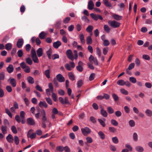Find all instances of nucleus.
<instances>
[{"mask_svg": "<svg viewBox=\"0 0 152 152\" xmlns=\"http://www.w3.org/2000/svg\"><path fill=\"white\" fill-rule=\"evenodd\" d=\"M11 129L12 132L15 134H16L17 133V129L15 126H13L11 127Z\"/></svg>", "mask_w": 152, "mask_h": 152, "instance_id": "42", "label": "nucleus"}, {"mask_svg": "<svg viewBox=\"0 0 152 152\" xmlns=\"http://www.w3.org/2000/svg\"><path fill=\"white\" fill-rule=\"evenodd\" d=\"M93 28V26L91 25L88 26L86 28V31L89 33L90 36H92L93 35L92 31Z\"/></svg>", "mask_w": 152, "mask_h": 152, "instance_id": "8", "label": "nucleus"}, {"mask_svg": "<svg viewBox=\"0 0 152 152\" xmlns=\"http://www.w3.org/2000/svg\"><path fill=\"white\" fill-rule=\"evenodd\" d=\"M120 91L121 92L124 94L126 95L128 94V92L124 89L121 88L120 89Z\"/></svg>", "mask_w": 152, "mask_h": 152, "instance_id": "41", "label": "nucleus"}, {"mask_svg": "<svg viewBox=\"0 0 152 152\" xmlns=\"http://www.w3.org/2000/svg\"><path fill=\"white\" fill-rule=\"evenodd\" d=\"M27 123L31 125H33L35 124V122L33 119L31 118H29L27 119Z\"/></svg>", "mask_w": 152, "mask_h": 152, "instance_id": "17", "label": "nucleus"}, {"mask_svg": "<svg viewBox=\"0 0 152 152\" xmlns=\"http://www.w3.org/2000/svg\"><path fill=\"white\" fill-rule=\"evenodd\" d=\"M104 29L107 33H109L110 32V29L107 25H104Z\"/></svg>", "mask_w": 152, "mask_h": 152, "instance_id": "32", "label": "nucleus"}, {"mask_svg": "<svg viewBox=\"0 0 152 152\" xmlns=\"http://www.w3.org/2000/svg\"><path fill=\"white\" fill-rule=\"evenodd\" d=\"M61 45V42L58 41L54 42L53 44V47L56 48H58Z\"/></svg>", "mask_w": 152, "mask_h": 152, "instance_id": "19", "label": "nucleus"}, {"mask_svg": "<svg viewBox=\"0 0 152 152\" xmlns=\"http://www.w3.org/2000/svg\"><path fill=\"white\" fill-rule=\"evenodd\" d=\"M68 75L69 79L72 81H73L75 80V77L73 74L71 72L68 73Z\"/></svg>", "mask_w": 152, "mask_h": 152, "instance_id": "36", "label": "nucleus"}, {"mask_svg": "<svg viewBox=\"0 0 152 152\" xmlns=\"http://www.w3.org/2000/svg\"><path fill=\"white\" fill-rule=\"evenodd\" d=\"M101 114L104 117H107V112L103 109H102L101 110Z\"/></svg>", "mask_w": 152, "mask_h": 152, "instance_id": "25", "label": "nucleus"}, {"mask_svg": "<svg viewBox=\"0 0 152 152\" xmlns=\"http://www.w3.org/2000/svg\"><path fill=\"white\" fill-rule=\"evenodd\" d=\"M98 134L100 138L102 140H104L105 138V135L104 133L102 131H100L98 132Z\"/></svg>", "mask_w": 152, "mask_h": 152, "instance_id": "21", "label": "nucleus"}, {"mask_svg": "<svg viewBox=\"0 0 152 152\" xmlns=\"http://www.w3.org/2000/svg\"><path fill=\"white\" fill-rule=\"evenodd\" d=\"M31 48V46L30 44H27L26 45V50L27 52H29Z\"/></svg>", "mask_w": 152, "mask_h": 152, "instance_id": "61", "label": "nucleus"}, {"mask_svg": "<svg viewBox=\"0 0 152 152\" xmlns=\"http://www.w3.org/2000/svg\"><path fill=\"white\" fill-rule=\"evenodd\" d=\"M88 50L91 53H93V48L92 47L91 45H88L87 48Z\"/></svg>", "mask_w": 152, "mask_h": 152, "instance_id": "58", "label": "nucleus"}, {"mask_svg": "<svg viewBox=\"0 0 152 152\" xmlns=\"http://www.w3.org/2000/svg\"><path fill=\"white\" fill-rule=\"evenodd\" d=\"M129 126L131 127H134L135 125V123L132 120H130L129 122Z\"/></svg>", "mask_w": 152, "mask_h": 152, "instance_id": "39", "label": "nucleus"}, {"mask_svg": "<svg viewBox=\"0 0 152 152\" xmlns=\"http://www.w3.org/2000/svg\"><path fill=\"white\" fill-rule=\"evenodd\" d=\"M115 115L117 117H119L121 115L122 113L120 111H117L115 112Z\"/></svg>", "mask_w": 152, "mask_h": 152, "instance_id": "57", "label": "nucleus"}, {"mask_svg": "<svg viewBox=\"0 0 152 152\" xmlns=\"http://www.w3.org/2000/svg\"><path fill=\"white\" fill-rule=\"evenodd\" d=\"M142 58L146 60H149L150 59V56L144 54L142 56Z\"/></svg>", "mask_w": 152, "mask_h": 152, "instance_id": "45", "label": "nucleus"}, {"mask_svg": "<svg viewBox=\"0 0 152 152\" xmlns=\"http://www.w3.org/2000/svg\"><path fill=\"white\" fill-rule=\"evenodd\" d=\"M108 0H103V3L106 6L109 7H111L112 4L110 3L108 1Z\"/></svg>", "mask_w": 152, "mask_h": 152, "instance_id": "20", "label": "nucleus"}, {"mask_svg": "<svg viewBox=\"0 0 152 152\" xmlns=\"http://www.w3.org/2000/svg\"><path fill=\"white\" fill-rule=\"evenodd\" d=\"M6 88L7 91L9 92H11L12 91V88L10 86H7L6 87Z\"/></svg>", "mask_w": 152, "mask_h": 152, "instance_id": "60", "label": "nucleus"}, {"mask_svg": "<svg viewBox=\"0 0 152 152\" xmlns=\"http://www.w3.org/2000/svg\"><path fill=\"white\" fill-rule=\"evenodd\" d=\"M112 97L115 102H117L119 100V97L115 94H112Z\"/></svg>", "mask_w": 152, "mask_h": 152, "instance_id": "33", "label": "nucleus"}, {"mask_svg": "<svg viewBox=\"0 0 152 152\" xmlns=\"http://www.w3.org/2000/svg\"><path fill=\"white\" fill-rule=\"evenodd\" d=\"M57 80L60 82H64L65 81V79L61 74H58L56 76Z\"/></svg>", "mask_w": 152, "mask_h": 152, "instance_id": "6", "label": "nucleus"}, {"mask_svg": "<svg viewBox=\"0 0 152 152\" xmlns=\"http://www.w3.org/2000/svg\"><path fill=\"white\" fill-rule=\"evenodd\" d=\"M129 80L131 82L133 83H135L137 82L136 79L135 77H129Z\"/></svg>", "mask_w": 152, "mask_h": 152, "instance_id": "37", "label": "nucleus"}, {"mask_svg": "<svg viewBox=\"0 0 152 152\" xmlns=\"http://www.w3.org/2000/svg\"><path fill=\"white\" fill-rule=\"evenodd\" d=\"M51 58H52L53 60H55V59L59 58V56L57 54H54L52 56Z\"/></svg>", "mask_w": 152, "mask_h": 152, "instance_id": "63", "label": "nucleus"}, {"mask_svg": "<svg viewBox=\"0 0 152 152\" xmlns=\"http://www.w3.org/2000/svg\"><path fill=\"white\" fill-rule=\"evenodd\" d=\"M5 110L6 113H7L10 118H12V114L8 109L6 108Z\"/></svg>", "mask_w": 152, "mask_h": 152, "instance_id": "29", "label": "nucleus"}, {"mask_svg": "<svg viewBox=\"0 0 152 152\" xmlns=\"http://www.w3.org/2000/svg\"><path fill=\"white\" fill-rule=\"evenodd\" d=\"M7 70L9 73L12 72L14 70V67L13 65L12 64L9 65V66L7 68Z\"/></svg>", "mask_w": 152, "mask_h": 152, "instance_id": "15", "label": "nucleus"}, {"mask_svg": "<svg viewBox=\"0 0 152 152\" xmlns=\"http://www.w3.org/2000/svg\"><path fill=\"white\" fill-rule=\"evenodd\" d=\"M64 147L61 146H58L56 147V150L60 152H62L64 150Z\"/></svg>", "mask_w": 152, "mask_h": 152, "instance_id": "40", "label": "nucleus"}, {"mask_svg": "<svg viewBox=\"0 0 152 152\" xmlns=\"http://www.w3.org/2000/svg\"><path fill=\"white\" fill-rule=\"evenodd\" d=\"M95 76V74L92 73L91 74L89 77V80L90 81L93 80Z\"/></svg>", "mask_w": 152, "mask_h": 152, "instance_id": "59", "label": "nucleus"}, {"mask_svg": "<svg viewBox=\"0 0 152 152\" xmlns=\"http://www.w3.org/2000/svg\"><path fill=\"white\" fill-rule=\"evenodd\" d=\"M103 44L104 46H107L109 45L110 42L108 40H105L103 42Z\"/></svg>", "mask_w": 152, "mask_h": 152, "instance_id": "55", "label": "nucleus"}, {"mask_svg": "<svg viewBox=\"0 0 152 152\" xmlns=\"http://www.w3.org/2000/svg\"><path fill=\"white\" fill-rule=\"evenodd\" d=\"M112 140L113 142L115 144H117L118 143V140L116 137H113L112 138Z\"/></svg>", "mask_w": 152, "mask_h": 152, "instance_id": "44", "label": "nucleus"}, {"mask_svg": "<svg viewBox=\"0 0 152 152\" xmlns=\"http://www.w3.org/2000/svg\"><path fill=\"white\" fill-rule=\"evenodd\" d=\"M70 64L71 66L69 64L67 63L65 65V68L68 71H71L72 68H73L75 67V64L73 61L70 62Z\"/></svg>", "mask_w": 152, "mask_h": 152, "instance_id": "4", "label": "nucleus"}, {"mask_svg": "<svg viewBox=\"0 0 152 152\" xmlns=\"http://www.w3.org/2000/svg\"><path fill=\"white\" fill-rule=\"evenodd\" d=\"M145 113L148 116L151 117L152 115V111L149 109H147L145 111Z\"/></svg>", "mask_w": 152, "mask_h": 152, "instance_id": "30", "label": "nucleus"}, {"mask_svg": "<svg viewBox=\"0 0 152 152\" xmlns=\"http://www.w3.org/2000/svg\"><path fill=\"white\" fill-rule=\"evenodd\" d=\"M107 110L108 113L110 114H113L114 112L113 109L111 107H107Z\"/></svg>", "mask_w": 152, "mask_h": 152, "instance_id": "38", "label": "nucleus"}, {"mask_svg": "<svg viewBox=\"0 0 152 152\" xmlns=\"http://www.w3.org/2000/svg\"><path fill=\"white\" fill-rule=\"evenodd\" d=\"M70 20V18L69 17H67L64 19L63 20V22L64 23H68Z\"/></svg>", "mask_w": 152, "mask_h": 152, "instance_id": "62", "label": "nucleus"}, {"mask_svg": "<svg viewBox=\"0 0 152 152\" xmlns=\"http://www.w3.org/2000/svg\"><path fill=\"white\" fill-rule=\"evenodd\" d=\"M90 36H88L86 38L87 43L89 45L91 44L92 43V40Z\"/></svg>", "mask_w": 152, "mask_h": 152, "instance_id": "24", "label": "nucleus"}, {"mask_svg": "<svg viewBox=\"0 0 152 152\" xmlns=\"http://www.w3.org/2000/svg\"><path fill=\"white\" fill-rule=\"evenodd\" d=\"M98 121L100 123V124L103 127H104L105 126V124L104 123V121L101 119H98Z\"/></svg>", "mask_w": 152, "mask_h": 152, "instance_id": "47", "label": "nucleus"}, {"mask_svg": "<svg viewBox=\"0 0 152 152\" xmlns=\"http://www.w3.org/2000/svg\"><path fill=\"white\" fill-rule=\"evenodd\" d=\"M24 41L23 39L21 38L18 39L17 43L16 45L19 48H21L23 44Z\"/></svg>", "mask_w": 152, "mask_h": 152, "instance_id": "7", "label": "nucleus"}, {"mask_svg": "<svg viewBox=\"0 0 152 152\" xmlns=\"http://www.w3.org/2000/svg\"><path fill=\"white\" fill-rule=\"evenodd\" d=\"M14 142L15 144L18 145L19 142V140L18 137L17 136H15L14 137Z\"/></svg>", "mask_w": 152, "mask_h": 152, "instance_id": "51", "label": "nucleus"}, {"mask_svg": "<svg viewBox=\"0 0 152 152\" xmlns=\"http://www.w3.org/2000/svg\"><path fill=\"white\" fill-rule=\"evenodd\" d=\"M34 130L32 129H30L28 132L27 134V136L28 138H30L32 139L36 137V133L35 132L32 133Z\"/></svg>", "mask_w": 152, "mask_h": 152, "instance_id": "3", "label": "nucleus"}, {"mask_svg": "<svg viewBox=\"0 0 152 152\" xmlns=\"http://www.w3.org/2000/svg\"><path fill=\"white\" fill-rule=\"evenodd\" d=\"M90 15L91 18L95 20H98L97 15H96L93 13L90 14Z\"/></svg>", "mask_w": 152, "mask_h": 152, "instance_id": "35", "label": "nucleus"}, {"mask_svg": "<svg viewBox=\"0 0 152 152\" xmlns=\"http://www.w3.org/2000/svg\"><path fill=\"white\" fill-rule=\"evenodd\" d=\"M34 63H38L39 61L37 57L36 56L31 57Z\"/></svg>", "mask_w": 152, "mask_h": 152, "instance_id": "50", "label": "nucleus"}, {"mask_svg": "<svg viewBox=\"0 0 152 152\" xmlns=\"http://www.w3.org/2000/svg\"><path fill=\"white\" fill-rule=\"evenodd\" d=\"M41 114L42 116V121H46V120H48L46 117L45 111L44 109H42Z\"/></svg>", "mask_w": 152, "mask_h": 152, "instance_id": "9", "label": "nucleus"}, {"mask_svg": "<svg viewBox=\"0 0 152 152\" xmlns=\"http://www.w3.org/2000/svg\"><path fill=\"white\" fill-rule=\"evenodd\" d=\"M125 81L123 80H119L117 82V84L119 86H123L124 85Z\"/></svg>", "mask_w": 152, "mask_h": 152, "instance_id": "28", "label": "nucleus"}, {"mask_svg": "<svg viewBox=\"0 0 152 152\" xmlns=\"http://www.w3.org/2000/svg\"><path fill=\"white\" fill-rule=\"evenodd\" d=\"M79 37L81 43L84 44L85 43V40L83 35V34H80Z\"/></svg>", "mask_w": 152, "mask_h": 152, "instance_id": "26", "label": "nucleus"}, {"mask_svg": "<svg viewBox=\"0 0 152 152\" xmlns=\"http://www.w3.org/2000/svg\"><path fill=\"white\" fill-rule=\"evenodd\" d=\"M93 141V139L91 137H86V146H89V144L92 143Z\"/></svg>", "mask_w": 152, "mask_h": 152, "instance_id": "11", "label": "nucleus"}, {"mask_svg": "<svg viewBox=\"0 0 152 152\" xmlns=\"http://www.w3.org/2000/svg\"><path fill=\"white\" fill-rule=\"evenodd\" d=\"M89 121L93 123H95L96 121L95 118L93 116H91L90 117Z\"/></svg>", "mask_w": 152, "mask_h": 152, "instance_id": "53", "label": "nucleus"}, {"mask_svg": "<svg viewBox=\"0 0 152 152\" xmlns=\"http://www.w3.org/2000/svg\"><path fill=\"white\" fill-rule=\"evenodd\" d=\"M43 52V50L42 48H39L37 51V54L39 57H40L42 55Z\"/></svg>", "mask_w": 152, "mask_h": 152, "instance_id": "18", "label": "nucleus"}, {"mask_svg": "<svg viewBox=\"0 0 152 152\" xmlns=\"http://www.w3.org/2000/svg\"><path fill=\"white\" fill-rule=\"evenodd\" d=\"M40 72L39 70H34V72L32 73V74L34 75H40Z\"/></svg>", "mask_w": 152, "mask_h": 152, "instance_id": "64", "label": "nucleus"}, {"mask_svg": "<svg viewBox=\"0 0 152 152\" xmlns=\"http://www.w3.org/2000/svg\"><path fill=\"white\" fill-rule=\"evenodd\" d=\"M109 130L112 133H115L116 131V129L114 127H110L109 128Z\"/></svg>", "mask_w": 152, "mask_h": 152, "instance_id": "48", "label": "nucleus"}, {"mask_svg": "<svg viewBox=\"0 0 152 152\" xmlns=\"http://www.w3.org/2000/svg\"><path fill=\"white\" fill-rule=\"evenodd\" d=\"M75 57L73 56L71 50H68L66 52V54L68 58L70 60L73 61L74 59H77L78 58V53L76 50L73 51Z\"/></svg>", "mask_w": 152, "mask_h": 152, "instance_id": "1", "label": "nucleus"}, {"mask_svg": "<svg viewBox=\"0 0 152 152\" xmlns=\"http://www.w3.org/2000/svg\"><path fill=\"white\" fill-rule=\"evenodd\" d=\"M39 105L41 107H44L47 108L48 107V104L45 101H40L39 104Z\"/></svg>", "mask_w": 152, "mask_h": 152, "instance_id": "14", "label": "nucleus"}, {"mask_svg": "<svg viewBox=\"0 0 152 152\" xmlns=\"http://www.w3.org/2000/svg\"><path fill=\"white\" fill-rule=\"evenodd\" d=\"M94 4L92 0H90L88 2V8L89 10H91L93 9Z\"/></svg>", "mask_w": 152, "mask_h": 152, "instance_id": "10", "label": "nucleus"}, {"mask_svg": "<svg viewBox=\"0 0 152 152\" xmlns=\"http://www.w3.org/2000/svg\"><path fill=\"white\" fill-rule=\"evenodd\" d=\"M45 99L47 102L50 105H52L53 104L52 101L50 98H46Z\"/></svg>", "mask_w": 152, "mask_h": 152, "instance_id": "49", "label": "nucleus"}, {"mask_svg": "<svg viewBox=\"0 0 152 152\" xmlns=\"http://www.w3.org/2000/svg\"><path fill=\"white\" fill-rule=\"evenodd\" d=\"M6 139L7 141L10 143H12L13 141V138L12 135L11 134H9L6 137Z\"/></svg>", "mask_w": 152, "mask_h": 152, "instance_id": "12", "label": "nucleus"}, {"mask_svg": "<svg viewBox=\"0 0 152 152\" xmlns=\"http://www.w3.org/2000/svg\"><path fill=\"white\" fill-rule=\"evenodd\" d=\"M108 23L113 28L118 27L120 25V23L115 20H109L108 21Z\"/></svg>", "mask_w": 152, "mask_h": 152, "instance_id": "2", "label": "nucleus"}, {"mask_svg": "<svg viewBox=\"0 0 152 152\" xmlns=\"http://www.w3.org/2000/svg\"><path fill=\"white\" fill-rule=\"evenodd\" d=\"M12 48V45L10 43H8L5 45V48L8 50H11Z\"/></svg>", "mask_w": 152, "mask_h": 152, "instance_id": "31", "label": "nucleus"}, {"mask_svg": "<svg viewBox=\"0 0 152 152\" xmlns=\"http://www.w3.org/2000/svg\"><path fill=\"white\" fill-rule=\"evenodd\" d=\"M50 71L49 70H47L45 71V74L46 77L48 78H49L50 77Z\"/></svg>", "mask_w": 152, "mask_h": 152, "instance_id": "52", "label": "nucleus"}, {"mask_svg": "<svg viewBox=\"0 0 152 152\" xmlns=\"http://www.w3.org/2000/svg\"><path fill=\"white\" fill-rule=\"evenodd\" d=\"M133 137L134 140L136 141L138 140V135L136 133L134 132L133 133Z\"/></svg>", "mask_w": 152, "mask_h": 152, "instance_id": "54", "label": "nucleus"}, {"mask_svg": "<svg viewBox=\"0 0 152 152\" xmlns=\"http://www.w3.org/2000/svg\"><path fill=\"white\" fill-rule=\"evenodd\" d=\"M135 150L138 152H142L144 151L143 148L140 146H137L135 147Z\"/></svg>", "mask_w": 152, "mask_h": 152, "instance_id": "22", "label": "nucleus"}, {"mask_svg": "<svg viewBox=\"0 0 152 152\" xmlns=\"http://www.w3.org/2000/svg\"><path fill=\"white\" fill-rule=\"evenodd\" d=\"M18 55L19 57H21L23 55V52L21 50H20L17 52Z\"/></svg>", "mask_w": 152, "mask_h": 152, "instance_id": "56", "label": "nucleus"}, {"mask_svg": "<svg viewBox=\"0 0 152 152\" xmlns=\"http://www.w3.org/2000/svg\"><path fill=\"white\" fill-rule=\"evenodd\" d=\"M27 80L29 83L33 84L34 83V78L31 76H28L27 77Z\"/></svg>", "mask_w": 152, "mask_h": 152, "instance_id": "27", "label": "nucleus"}, {"mask_svg": "<svg viewBox=\"0 0 152 152\" xmlns=\"http://www.w3.org/2000/svg\"><path fill=\"white\" fill-rule=\"evenodd\" d=\"M26 62L30 65H31L32 64V61L30 58H26Z\"/></svg>", "mask_w": 152, "mask_h": 152, "instance_id": "43", "label": "nucleus"}, {"mask_svg": "<svg viewBox=\"0 0 152 152\" xmlns=\"http://www.w3.org/2000/svg\"><path fill=\"white\" fill-rule=\"evenodd\" d=\"M52 53V49L51 48H50L49 50L47 51V53L48 55V56L49 58V59H51V55Z\"/></svg>", "mask_w": 152, "mask_h": 152, "instance_id": "34", "label": "nucleus"}, {"mask_svg": "<svg viewBox=\"0 0 152 152\" xmlns=\"http://www.w3.org/2000/svg\"><path fill=\"white\" fill-rule=\"evenodd\" d=\"M8 82L10 83L13 87H15L16 86V82L15 80L13 78H10L8 80Z\"/></svg>", "mask_w": 152, "mask_h": 152, "instance_id": "5", "label": "nucleus"}, {"mask_svg": "<svg viewBox=\"0 0 152 152\" xmlns=\"http://www.w3.org/2000/svg\"><path fill=\"white\" fill-rule=\"evenodd\" d=\"M112 17L114 19L117 20H122V16L119 15L115 14H114L112 15Z\"/></svg>", "mask_w": 152, "mask_h": 152, "instance_id": "13", "label": "nucleus"}, {"mask_svg": "<svg viewBox=\"0 0 152 152\" xmlns=\"http://www.w3.org/2000/svg\"><path fill=\"white\" fill-rule=\"evenodd\" d=\"M47 35V34L44 31H42L39 34V37L40 39H44L45 38Z\"/></svg>", "mask_w": 152, "mask_h": 152, "instance_id": "16", "label": "nucleus"}, {"mask_svg": "<svg viewBox=\"0 0 152 152\" xmlns=\"http://www.w3.org/2000/svg\"><path fill=\"white\" fill-rule=\"evenodd\" d=\"M1 129L2 132V133L4 134H6L7 132V126H2L1 127Z\"/></svg>", "mask_w": 152, "mask_h": 152, "instance_id": "23", "label": "nucleus"}, {"mask_svg": "<svg viewBox=\"0 0 152 152\" xmlns=\"http://www.w3.org/2000/svg\"><path fill=\"white\" fill-rule=\"evenodd\" d=\"M111 124L113 125L117 126L118 125V122L114 119H112L111 121Z\"/></svg>", "mask_w": 152, "mask_h": 152, "instance_id": "46", "label": "nucleus"}]
</instances>
